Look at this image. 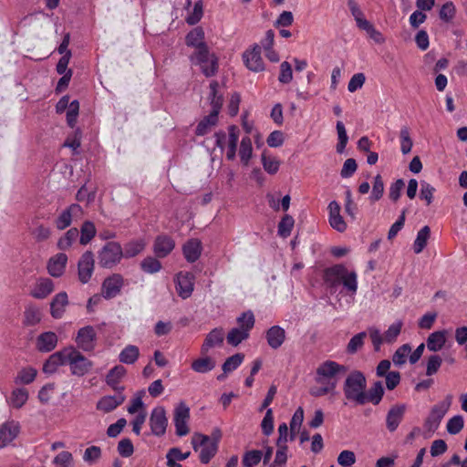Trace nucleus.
<instances>
[{"instance_id": "nucleus-37", "label": "nucleus", "mask_w": 467, "mask_h": 467, "mask_svg": "<svg viewBox=\"0 0 467 467\" xmlns=\"http://www.w3.org/2000/svg\"><path fill=\"white\" fill-rule=\"evenodd\" d=\"M431 235V228L428 225L423 226L417 234L413 243V251L415 254H420L426 247Z\"/></svg>"}, {"instance_id": "nucleus-38", "label": "nucleus", "mask_w": 467, "mask_h": 467, "mask_svg": "<svg viewBox=\"0 0 467 467\" xmlns=\"http://www.w3.org/2000/svg\"><path fill=\"white\" fill-rule=\"evenodd\" d=\"M253 156V145L252 140L249 136L243 137L240 148H239V157L241 160V162L247 166L251 158Z\"/></svg>"}, {"instance_id": "nucleus-47", "label": "nucleus", "mask_w": 467, "mask_h": 467, "mask_svg": "<svg viewBox=\"0 0 467 467\" xmlns=\"http://www.w3.org/2000/svg\"><path fill=\"white\" fill-rule=\"evenodd\" d=\"M40 309L36 306H26L24 313V324L26 326H35L41 321Z\"/></svg>"}, {"instance_id": "nucleus-64", "label": "nucleus", "mask_w": 467, "mask_h": 467, "mask_svg": "<svg viewBox=\"0 0 467 467\" xmlns=\"http://www.w3.org/2000/svg\"><path fill=\"white\" fill-rule=\"evenodd\" d=\"M367 337L366 332H360L355 335L348 342L347 350L348 353H356L364 344V339Z\"/></svg>"}, {"instance_id": "nucleus-7", "label": "nucleus", "mask_w": 467, "mask_h": 467, "mask_svg": "<svg viewBox=\"0 0 467 467\" xmlns=\"http://www.w3.org/2000/svg\"><path fill=\"white\" fill-rule=\"evenodd\" d=\"M123 249L118 242L107 243L99 252V264L104 268H112L123 257Z\"/></svg>"}, {"instance_id": "nucleus-26", "label": "nucleus", "mask_w": 467, "mask_h": 467, "mask_svg": "<svg viewBox=\"0 0 467 467\" xmlns=\"http://www.w3.org/2000/svg\"><path fill=\"white\" fill-rule=\"evenodd\" d=\"M54 282L51 279L39 278L35 283L30 295L36 299H44L54 291Z\"/></svg>"}, {"instance_id": "nucleus-25", "label": "nucleus", "mask_w": 467, "mask_h": 467, "mask_svg": "<svg viewBox=\"0 0 467 467\" xmlns=\"http://www.w3.org/2000/svg\"><path fill=\"white\" fill-rule=\"evenodd\" d=\"M67 256L63 253L57 254L47 262V272L53 277H60L66 269Z\"/></svg>"}, {"instance_id": "nucleus-56", "label": "nucleus", "mask_w": 467, "mask_h": 467, "mask_svg": "<svg viewBox=\"0 0 467 467\" xmlns=\"http://www.w3.org/2000/svg\"><path fill=\"white\" fill-rule=\"evenodd\" d=\"M337 132L338 137V142L337 144V151L338 153H342L345 150L347 143L348 141V137L346 131L345 125L342 121L338 120L337 122Z\"/></svg>"}, {"instance_id": "nucleus-50", "label": "nucleus", "mask_w": 467, "mask_h": 467, "mask_svg": "<svg viewBox=\"0 0 467 467\" xmlns=\"http://www.w3.org/2000/svg\"><path fill=\"white\" fill-rule=\"evenodd\" d=\"M304 420V410L299 407L295 411L290 421V440H294L296 433L299 432Z\"/></svg>"}, {"instance_id": "nucleus-44", "label": "nucleus", "mask_w": 467, "mask_h": 467, "mask_svg": "<svg viewBox=\"0 0 467 467\" xmlns=\"http://www.w3.org/2000/svg\"><path fill=\"white\" fill-rule=\"evenodd\" d=\"M384 395L383 384L380 381L375 382L368 393L365 392L366 403L371 402L377 405L380 402Z\"/></svg>"}, {"instance_id": "nucleus-52", "label": "nucleus", "mask_w": 467, "mask_h": 467, "mask_svg": "<svg viewBox=\"0 0 467 467\" xmlns=\"http://www.w3.org/2000/svg\"><path fill=\"white\" fill-rule=\"evenodd\" d=\"M411 348L409 344L400 346L393 354L392 361L396 366H402L406 363L407 358L410 357Z\"/></svg>"}, {"instance_id": "nucleus-16", "label": "nucleus", "mask_w": 467, "mask_h": 467, "mask_svg": "<svg viewBox=\"0 0 467 467\" xmlns=\"http://www.w3.org/2000/svg\"><path fill=\"white\" fill-rule=\"evenodd\" d=\"M225 338V333L223 327H215L205 337L201 347V354L206 355L212 348H221Z\"/></svg>"}, {"instance_id": "nucleus-27", "label": "nucleus", "mask_w": 467, "mask_h": 467, "mask_svg": "<svg viewBox=\"0 0 467 467\" xmlns=\"http://www.w3.org/2000/svg\"><path fill=\"white\" fill-rule=\"evenodd\" d=\"M202 250V243L199 239H190L182 246L184 258L189 263L196 262L201 256Z\"/></svg>"}, {"instance_id": "nucleus-43", "label": "nucleus", "mask_w": 467, "mask_h": 467, "mask_svg": "<svg viewBox=\"0 0 467 467\" xmlns=\"http://www.w3.org/2000/svg\"><path fill=\"white\" fill-rule=\"evenodd\" d=\"M79 231L73 227L67 230L57 241V247L60 250H67L77 241Z\"/></svg>"}, {"instance_id": "nucleus-19", "label": "nucleus", "mask_w": 467, "mask_h": 467, "mask_svg": "<svg viewBox=\"0 0 467 467\" xmlns=\"http://www.w3.org/2000/svg\"><path fill=\"white\" fill-rule=\"evenodd\" d=\"M123 285V278L120 275L114 274L106 278L102 284V296L106 299L117 296Z\"/></svg>"}, {"instance_id": "nucleus-34", "label": "nucleus", "mask_w": 467, "mask_h": 467, "mask_svg": "<svg viewBox=\"0 0 467 467\" xmlns=\"http://www.w3.org/2000/svg\"><path fill=\"white\" fill-rule=\"evenodd\" d=\"M216 366V361L214 358L202 355V357L194 359L192 362L191 368L196 373H208L212 371Z\"/></svg>"}, {"instance_id": "nucleus-53", "label": "nucleus", "mask_w": 467, "mask_h": 467, "mask_svg": "<svg viewBox=\"0 0 467 467\" xmlns=\"http://www.w3.org/2000/svg\"><path fill=\"white\" fill-rule=\"evenodd\" d=\"M244 356L242 353H237L230 358H226L224 363L223 364V372L229 373L235 370L244 361Z\"/></svg>"}, {"instance_id": "nucleus-57", "label": "nucleus", "mask_w": 467, "mask_h": 467, "mask_svg": "<svg viewBox=\"0 0 467 467\" xmlns=\"http://www.w3.org/2000/svg\"><path fill=\"white\" fill-rule=\"evenodd\" d=\"M55 467H71L74 463L72 453L67 451L59 452L54 459Z\"/></svg>"}, {"instance_id": "nucleus-41", "label": "nucleus", "mask_w": 467, "mask_h": 467, "mask_svg": "<svg viewBox=\"0 0 467 467\" xmlns=\"http://www.w3.org/2000/svg\"><path fill=\"white\" fill-rule=\"evenodd\" d=\"M28 400V391L26 389L18 388L12 391L8 400L10 406L16 409L22 408Z\"/></svg>"}, {"instance_id": "nucleus-55", "label": "nucleus", "mask_w": 467, "mask_h": 467, "mask_svg": "<svg viewBox=\"0 0 467 467\" xmlns=\"http://www.w3.org/2000/svg\"><path fill=\"white\" fill-rule=\"evenodd\" d=\"M295 221L292 216L285 214L278 223V234L284 238L290 235Z\"/></svg>"}, {"instance_id": "nucleus-3", "label": "nucleus", "mask_w": 467, "mask_h": 467, "mask_svg": "<svg viewBox=\"0 0 467 467\" xmlns=\"http://www.w3.org/2000/svg\"><path fill=\"white\" fill-rule=\"evenodd\" d=\"M221 438L220 431L213 432L212 436L194 433L192 437V445L195 451H200L202 463H208L218 451V442Z\"/></svg>"}, {"instance_id": "nucleus-46", "label": "nucleus", "mask_w": 467, "mask_h": 467, "mask_svg": "<svg viewBox=\"0 0 467 467\" xmlns=\"http://www.w3.org/2000/svg\"><path fill=\"white\" fill-rule=\"evenodd\" d=\"M218 83L216 81H213L210 84V98H211V105L212 110L210 113L215 114L218 118L219 111L223 105V99L221 96L217 95Z\"/></svg>"}, {"instance_id": "nucleus-15", "label": "nucleus", "mask_w": 467, "mask_h": 467, "mask_svg": "<svg viewBox=\"0 0 467 467\" xmlns=\"http://www.w3.org/2000/svg\"><path fill=\"white\" fill-rule=\"evenodd\" d=\"M168 420L163 407H156L150 417V425L154 435L161 436L166 431Z\"/></svg>"}, {"instance_id": "nucleus-12", "label": "nucleus", "mask_w": 467, "mask_h": 467, "mask_svg": "<svg viewBox=\"0 0 467 467\" xmlns=\"http://www.w3.org/2000/svg\"><path fill=\"white\" fill-rule=\"evenodd\" d=\"M97 333L92 326L81 327L76 336L75 342L83 351H92L95 348Z\"/></svg>"}, {"instance_id": "nucleus-29", "label": "nucleus", "mask_w": 467, "mask_h": 467, "mask_svg": "<svg viewBox=\"0 0 467 467\" xmlns=\"http://www.w3.org/2000/svg\"><path fill=\"white\" fill-rule=\"evenodd\" d=\"M68 305V297L66 292L57 294L50 303V314L54 318H61Z\"/></svg>"}, {"instance_id": "nucleus-30", "label": "nucleus", "mask_w": 467, "mask_h": 467, "mask_svg": "<svg viewBox=\"0 0 467 467\" xmlns=\"http://www.w3.org/2000/svg\"><path fill=\"white\" fill-rule=\"evenodd\" d=\"M127 374V369L121 366L117 365L113 367L106 375V383L115 390H123V387H119L120 381Z\"/></svg>"}, {"instance_id": "nucleus-4", "label": "nucleus", "mask_w": 467, "mask_h": 467, "mask_svg": "<svg viewBox=\"0 0 467 467\" xmlns=\"http://www.w3.org/2000/svg\"><path fill=\"white\" fill-rule=\"evenodd\" d=\"M367 387L366 378L360 371H352L346 379L343 390L345 397L357 404L366 403L365 390Z\"/></svg>"}, {"instance_id": "nucleus-5", "label": "nucleus", "mask_w": 467, "mask_h": 467, "mask_svg": "<svg viewBox=\"0 0 467 467\" xmlns=\"http://www.w3.org/2000/svg\"><path fill=\"white\" fill-rule=\"evenodd\" d=\"M237 327L232 328L227 336V343L233 347H237L250 336V331L254 326V316L251 311L243 313L237 317Z\"/></svg>"}, {"instance_id": "nucleus-42", "label": "nucleus", "mask_w": 467, "mask_h": 467, "mask_svg": "<svg viewBox=\"0 0 467 467\" xmlns=\"http://www.w3.org/2000/svg\"><path fill=\"white\" fill-rule=\"evenodd\" d=\"M217 121L218 118L215 114L210 113L198 123L195 130L196 135L203 136L207 134L216 125Z\"/></svg>"}, {"instance_id": "nucleus-63", "label": "nucleus", "mask_w": 467, "mask_h": 467, "mask_svg": "<svg viewBox=\"0 0 467 467\" xmlns=\"http://www.w3.org/2000/svg\"><path fill=\"white\" fill-rule=\"evenodd\" d=\"M384 193V183L380 175L374 178L372 192L369 196L371 202L379 201Z\"/></svg>"}, {"instance_id": "nucleus-13", "label": "nucleus", "mask_w": 467, "mask_h": 467, "mask_svg": "<svg viewBox=\"0 0 467 467\" xmlns=\"http://www.w3.org/2000/svg\"><path fill=\"white\" fill-rule=\"evenodd\" d=\"M189 419L190 408L184 402H181L174 410L173 420L177 435L185 436L189 433Z\"/></svg>"}, {"instance_id": "nucleus-14", "label": "nucleus", "mask_w": 467, "mask_h": 467, "mask_svg": "<svg viewBox=\"0 0 467 467\" xmlns=\"http://www.w3.org/2000/svg\"><path fill=\"white\" fill-rule=\"evenodd\" d=\"M451 405V400H443L436 404L431 410L429 417L425 421V428L429 431H434L440 425L441 420L447 413Z\"/></svg>"}, {"instance_id": "nucleus-6", "label": "nucleus", "mask_w": 467, "mask_h": 467, "mask_svg": "<svg viewBox=\"0 0 467 467\" xmlns=\"http://www.w3.org/2000/svg\"><path fill=\"white\" fill-rule=\"evenodd\" d=\"M192 65L199 66L206 77L213 76L218 69V59L213 53H211L208 47L195 51L190 56Z\"/></svg>"}, {"instance_id": "nucleus-60", "label": "nucleus", "mask_w": 467, "mask_h": 467, "mask_svg": "<svg viewBox=\"0 0 467 467\" xmlns=\"http://www.w3.org/2000/svg\"><path fill=\"white\" fill-rule=\"evenodd\" d=\"M368 332L375 351H379L381 345L386 343L384 334L382 335L380 330L375 327H368Z\"/></svg>"}, {"instance_id": "nucleus-2", "label": "nucleus", "mask_w": 467, "mask_h": 467, "mask_svg": "<svg viewBox=\"0 0 467 467\" xmlns=\"http://www.w3.org/2000/svg\"><path fill=\"white\" fill-rule=\"evenodd\" d=\"M324 283L331 294L337 291L340 285L350 297H354L358 291V275L354 271H349L343 265H336L327 268L323 275Z\"/></svg>"}, {"instance_id": "nucleus-40", "label": "nucleus", "mask_w": 467, "mask_h": 467, "mask_svg": "<svg viewBox=\"0 0 467 467\" xmlns=\"http://www.w3.org/2000/svg\"><path fill=\"white\" fill-rule=\"evenodd\" d=\"M146 247V242L143 239L132 240L125 244L123 255L131 258L140 254Z\"/></svg>"}, {"instance_id": "nucleus-24", "label": "nucleus", "mask_w": 467, "mask_h": 467, "mask_svg": "<svg viewBox=\"0 0 467 467\" xmlns=\"http://www.w3.org/2000/svg\"><path fill=\"white\" fill-rule=\"evenodd\" d=\"M58 337L55 332L47 331L37 336L36 348L40 352H50L56 348Z\"/></svg>"}, {"instance_id": "nucleus-21", "label": "nucleus", "mask_w": 467, "mask_h": 467, "mask_svg": "<svg viewBox=\"0 0 467 467\" xmlns=\"http://www.w3.org/2000/svg\"><path fill=\"white\" fill-rule=\"evenodd\" d=\"M68 352V348H66L50 355L43 366V371L47 374H52L56 372L60 366L67 365Z\"/></svg>"}, {"instance_id": "nucleus-23", "label": "nucleus", "mask_w": 467, "mask_h": 467, "mask_svg": "<svg viewBox=\"0 0 467 467\" xmlns=\"http://www.w3.org/2000/svg\"><path fill=\"white\" fill-rule=\"evenodd\" d=\"M406 406L404 404H397L392 406L387 413L386 426L389 431H395L401 422Z\"/></svg>"}, {"instance_id": "nucleus-49", "label": "nucleus", "mask_w": 467, "mask_h": 467, "mask_svg": "<svg viewBox=\"0 0 467 467\" xmlns=\"http://www.w3.org/2000/svg\"><path fill=\"white\" fill-rule=\"evenodd\" d=\"M400 151L402 154L406 155L410 152L413 141L410 137V129L408 127H402L400 130Z\"/></svg>"}, {"instance_id": "nucleus-61", "label": "nucleus", "mask_w": 467, "mask_h": 467, "mask_svg": "<svg viewBox=\"0 0 467 467\" xmlns=\"http://www.w3.org/2000/svg\"><path fill=\"white\" fill-rule=\"evenodd\" d=\"M464 426V420L462 415H456L451 418L447 422V431L450 434L459 433Z\"/></svg>"}, {"instance_id": "nucleus-62", "label": "nucleus", "mask_w": 467, "mask_h": 467, "mask_svg": "<svg viewBox=\"0 0 467 467\" xmlns=\"http://www.w3.org/2000/svg\"><path fill=\"white\" fill-rule=\"evenodd\" d=\"M357 461L354 451L349 450L342 451L337 459V463L342 467H351Z\"/></svg>"}, {"instance_id": "nucleus-11", "label": "nucleus", "mask_w": 467, "mask_h": 467, "mask_svg": "<svg viewBox=\"0 0 467 467\" xmlns=\"http://www.w3.org/2000/svg\"><path fill=\"white\" fill-rule=\"evenodd\" d=\"M95 268L94 255L91 252H85L78 263V276L82 284H87L91 279Z\"/></svg>"}, {"instance_id": "nucleus-59", "label": "nucleus", "mask_w": 467, "mask_h": 467, "mask_svg": "<svg viewBox=\"0 0 467 467\" xmlns=\"http://www.w3.org/2000/svg\"><path fill=\"white\" fill-rule=\"evenodd\" d=\"M263 453L261 451L258 450H253L249 451L244 453L243 458V464L244 467H253L254 465H257L261 459H262Z\"/></svg>"}, {"instance_id": "nucleus-35", "label": "nucleus", "mask_w": 467, "mask_h": 467, "mask_svg": "<svg viewBox=\"0 0 467 467\" xmlns=\"http://www.w3.org/2000/svg\"><path fill=\"white\" fill-rule=\"evenodd\" d=\"M446 343V331H435L429 335L426 346L430 351L437 352L441 350Z\"/></svg>"}, {"instance_id": "nucleus-58", "label": "nucleus", "mask_w": 467, "mask_h": 467, "mask_svg": "<svg viewBox=\"0 0 467 467\" xmlns=\"http://www.w3.org/2000/svg\"><path fill=\"white\" fill-rule=\"evenodd\" d=\"M36 376V370L33 368H25L21 369L16 378V383L29 384L33 382Z\"/></svg>"}, {"instance_id": "nucleus-31", "label": "nucleus", "mask_w": 467, "mask_h": 467, "mask_svg": "<svg viewBox=\"0 0 467 467\" xmlns=\"http://www.w3.org/2000/svg\"><path fill=\"white\" fill-rule=\"evenodd\" d=\"M265 337L269 347L277 349L285 340V331L280 326H273L266 331Z\"/></svg>"}, {"instance_id": "nucleus-8", "label": "nucleus", "mask_w": 467, "mask_h": 467, "mask_svg": "<svg viewBox=\"0 0 467 467\" xmlns=\"http://www.w3.org/2000/svg\"><path fill=\"white\" fill-rule=\"evenodd\" d=\"M68 351L67 365L74 376L82 377L91 370L93 367L91 360L73 347L68 348Z\"/></svg>"}, {"instance_id": "nucleus-22", "label": "nucleus", "mask_w": 467, "mask_h": 467, "mask_svg": "<svg viewBox=\"0 0 467 467\" xmlns=\"http://www.w3.org/2000/svg\"><path fill=\"white\" fill-rule=\"evenodd\" d=\"M328 222L330 226L339 233H343L347 229V223L340 214L341 207L337 201H332L327 206Z\"/></svg>"}, {"instance_id": "nucleus-32", "label": "nucleus", "mask_w": 467, "mask_h": 467, "mask_svg": "<svg viewBox=\"0 0 467 467\" xmlns=\"http://www.w3.org/2000/svg\"><path fill=\"white\" fill-rule=\"evenodd\" d=\"M185 42L188 47H194L196 49L195 51L208 47L204 42V31L199 26L193 28L187 34Z\"/></svg>"}, {"instance_id": "nucleus-17", "label": "nucleus", "mask_w": 467, "mask_h": 467, "mask_svg": "<svg viewBox=\"0 0 467 467\" xmlns=\"http://www.w3.org/2000/svg\"><path fill=\"white\" fill-rule=\"evenodd\" d=\"M246 67L254 72H260L265 69V64L261 57V47L258 45L246 50L243 55Z\"/></svg>"}, {"instance_id": "nucleus-48", "label": "nucleus", "mask_w": 467, "mask_h": 467, "mask_svg": "<svg viewBox=\"0 0 467 467\" xmlns=\"http://www.w3.org/2000/svg\"><path fill=\"white\" fill-rule=\"evenodd\" d=\"M264 170L269 174H275L280 167V161L277 158L264 151L261 155Z\"/></svg>"}, {"instance_id": "nucleus-33", "label": "nucleus", "mask_w": 467, "mask_h": 467, "mask_svg": "<svg viewBox=\"0 0 467 467\" xmlns=\"http://www.w3.org/2000/svg\"><path fill=\"white\" fill-rule=\"evenodd\" d=\"M125 398L121 393L114 396H105L99 400L97 409L103 412H109L122 404Z\"/></svg>"}, {"instance_id": "nucleus-45", "label": "nucleus", "mask_w": 467, "mask_h": 467, "mask_svg": "<svg viewBox=\"0 0 467 467\" xmlns=\"http://www.w3.org/2000/svg\"><path fill=\"white\" fill-rule=\"evenodd\" d=\"M191 452H182L178 448H171L169 450L166 455L167 465L169 467H182L177 462L186 460L190 456Z\"/></svg>"}, {"instance_id": "nucleus-10", "label": "nucleus", "mask_w": 467, "mask_h": 467, "mask_svg": "<svg viewBox=\"0 0 467 467\" xmlns=\"http://www.w3.org/2000/svg\"><path fill=\"white\" fill-rule=\"evenodd\" d=\"M83 210L80 205L73 203L61 211L55 220V225L58 230L67 228L73 220L81 218Z\"/></svg>"}, {"instance_id": "nucleus-1", "label": "nucleus", "mask_w": 467, "mask_h": 467, "mask_svg": "<svg viewBox=\"0 0 467 467\" xmlns=\"http://www.w3.org/2000/svg\"><path fill=\"white\" fill-rule=\"evenodd\" d=\"M347 368L332 360L321 363L316 372V382L319 385L310 389L314 397H322L333 393L340 379L347 373Z\"/></svg>"}, {"instance_id": "nucleus-20", "label": "nucleus", "mask_w": 467, "mask_h": 467, "mask_svg": "<svg viewBox=\"0 0 467 467\" xmlns=\"http://www.w3.org/2000/svg\"><path fill=\"white\" fill-rule=\"evenodd\" d=\"M175 248V241L167 234L158 235L153 243V252L158 258L168 256Z\"/></svg>"}, {"instance_id": "nucleus-9", "label": "nucleus", "mask_w": 467, "mask_h": 467, "mask_svg": "<svg viewBox=\"0 0 467 467\" xmlns=\"http://www.w3.org/2000/svg\"><path fill=\"white\" fill-rule=\"evenodd\" d=\"M195 276L192 273L187 271L179 272L174 278L175 289L182 299L189 298L194 289Z\"/></svg>"}, {"instance_id": "nucleus-39", "label": "nucleus", "mask_w": 467, "mask_h": 467, "mask_svg": "<svg viewBox=\"0 0 467 467\" xmlns=\"http://www.w3.org/2000/svg\"><path fill=\"white\" fill-rule=\"evenodd\" d=\"M139 356V348L134 345H128L120 351L119 360L124 364H133L138 360Z\"/></svg>"}, {"instance_id": "nucleus-36", "label": "nucleus", "mask_w": 467, "mask_h": 467, "mask_svg": "<svg viewBox=\"0 0 467 467\" xmlns=\"http://www.w3.org/2000/svg\"><path fill=\"white\" fill-rule=\"evenodd\" d=\"M96 234L95 224L90 221L84 222L79 231V244L81 245L88 244L96 236Z\"/></svg>"}, {"instance_id": "nucleus-54", "label": "nucleus", "mask_w": 467, "mask_h": 467, "mask_svg": "<svg viewBox=\"0 0 467 467\" xmlns=\"http://www.w3.org/2000/svg\"><path fill=\"white\" fill-rule=\"evenodd\" d=\"M140 267L145 273L155 274L161 269V264L157 258L148 256L141 261Z\"/></svg>"}, {"instance_id": "nucleus-28", "label": "nucleus", "mask_w": 467, "mask_h": 467, "mask_svg": "<svg viewBox=\"0 0 467 467\" xmlns=\"http://www.w3.org/2000/svg\"><path fill=\"white\" fill-rule=\"evenodd\" d=\"M240 130L238 127L232 125L228 128L226 135V158L228 161H234L236 156L237 144L239 140Z\"/></svg>"}, {"instance_id": "nucleus-18", "label": "nucleus", "mask_w": 467, "mask_h": 467, "mask_svg": "<svg viewBox=\"0 0 467 467\" xmlns=\"http://www.w3.org/2000/svg\"><path fill=\"white\" fill-rule=\"evenodd\" d=\"M20 424L16 420H8L0 425V448L9 445L18 435Z\"/></svg>"}, {"instance_id": "nucleus-51", "label": "nucleus", "mask_w": 467, "mask_h": 467, "mask_svg": "<svg viewBox=\"0 0 467 467\" xmlns=\"http://www.w3.org/2000/svg\"><path fill=\"white\" fill-rule=\"evenodd\" d=\"M402 327L403 322L401 320H397L392 323L384 333L385 342L387 344L395 342L400 334Z\"/></svg>"}]
</instances>
